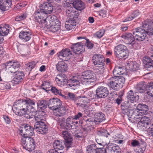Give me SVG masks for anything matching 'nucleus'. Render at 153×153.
I'll list each match as a JSON object with an SVG mask.
<instances>
[{
  "label": "nucleus",
  "instance_id": "obj_26",
  "mask_svg": "<svg viewBox=\"0 0 153 153\" xmlns=\"http://www.w3.org/2000/svg\"><path fill=\"white\" fill-rule=\"evenodd\" d=\"M11 4V0H0V10L2 11L7 10Z\"/></svg>",
  "mask_w": 153,
  "mask_h": 153
},
{
  "label": "nucleus",
  "instance_id": "obj_36",
  "mask_svg": "<svg viewBox=\"0 0 153 153\" xmlns=\"http://www.w3.org/2000/svg\"><path fill=\"white\" fill-rule=\"evenodd\" d=\"M124 67L120 66L116 67L113 71L114 77L122 76L121 75L125 73Z\"/></svg>",
  "mask_w": 153,
  "mask_h": 153
},
{
  "label": "nucleus",
  "instance_id": "obj_55",
  "mask_svg": "<svg viewBox=\"0 0 153 153\" xmlns=\"http://www.w3.org/2000/svg\"><path fill=\"white\" fill-rule=\"evenodd\" d=\"M105 33V30L104 29L101 30L97 32L94 36L95 37H97L98 38H101L102 37Z\"/></svg>",
  "mask_w": 153,
  "mask_h": 153
},
{
  "label": "nucleus",
  "instance_id": "obj_20",
  "mask_svg": "<svg viewBox=\"0 0 153 153\" xmlns=\"http://www.w3.org/2000/svg\"><path fill=\"white\" fill-rule=\"evenodd\" d=\"M97 98H104L107 97L109 94V91L106 87L103 86H98L96 90Z\"/></svg>",
  "mask_w": 153,
  "mask_h": 153
},
{
  "label": "nucleus",
  "instance_id": "obj_40",
  "mask_svg": "<svg viewBox=\"0 0 153 153\" xmlns=\"http://www.w3.org/2000/svg\"><path fill=\"white\" fill-rule=\"evenodd\" d=\"M147 88V85L144 82H141L138 84L137 85V89L140 93H142L145 91Z\"/></svg>",
  "mask_w": 153,
  "mask_h": 153
},
{
  "label": "nucleus",
  "instance_id": "obj_32",
  "mask_svg": "<svg viewBox=\"0 0 153 153\" xmlns=\"http://www.w3.org/2000/svg\"><path fill=\"white\" fill-rule=\"evenodd\" d=\"M127 98L128 101L134 102L138 100L139 96L135 92L131 90L128 93Z\"/></svg>",
  "mask_w": 153,
  "mask_h": 153
},
{
  "label": "nucleus",
  "instance_id": "obj_43",
  "mask_svg": "<svg viewBox=\"0 0 153 153\" xmlns=\"http://www.w3.org/2000/svg\"><path fill=\"white\" fill-rule=\"evenodd\" d=\"M34 118L36 121L35 124H37L38 123H40L41 122H44L45 121V117L39 113L36 114L34 115Z\"/></svg>",
  "mask_w": 153,
  "mask_h": 153
},
{
  "label": "nucleus",
  "instance_id": "obj_21",
  "mask_svg": "<svg viewBox=\"0 0 153 153\" xmlns=\"http://www.w3.org/2000/svg\"><path fill=\"white\" fill-rule=\"evenodd\" d=\"M35 129L39 134H45L48 130V127L46 124L45 122L35 124L34 126Z\"/></svg>",
  "mask_w": 153,
  "mask_h": 153
},
{
  "label": "nucleus",
  "instance_id": "obj_60",
  "mask_svg": "<svg viewBox=\"0 0 153 153\" xmlns=\"http://www.w3.org/2000/svg\"><path fill=\"white\" fill-rule=\"evenodd\" d=\"M27 18V14L24 13L22 14L21 15L17 16L16 17V19H24Z\"/></svg>",
  "mask_w": 153,
  "mask_h": 153
},
{
  "label": "nucleus",
  "instance_id": "obj_27",
  "mask_svg": "<svg viewBox=\"0 0 153 153\" xmlns=\"http://www.w3.org/2000/svg\"><path fill=\"white\" fill-rule=\"evenodd\" d=\"M142 115L141 114H136L134 113V112L132 113L129 114L127 116L130 118L129 120H131L133 123H139L140 122V119L143 117H142Z\"/></svg>",
  "mask_w": 153,
  "mask_h": 153
},
{
  "label": "nucleus",
  "instance_id": "obj_24",
  "mask_svg": "<svg viewBox=\"0 0 153 153\" xmlns=\"http://www.w3.org/2000/svg\"><path fill=\"white\" fill-rule=\"evenodd\" d=\"M55 80L58 85L61 87L64 86L68 83L67 77L64 74H58L55 78Z\"/></svg>",
  "mask_w": 153,
  "mask_h": 153
},
{
  "label": "nucleus",
  "instance_id": "obj_7",
  "mask_svg": "<svg viewBox=\"0 0 153 153\" xmlns=\"http://www.w3.org/2000/svg\"><path fill=\"white\" fill-rule=\"evenodd\" d=\"M13 109L16 114L19 116H22L28 110V108L25 105L24 100H20L16 101L13 107Z\"/></svg>",
  "mask_w": 153,
  "mask_h": 153
},
{
  "label": "nucleus",
  "instance_id": "obj_48",
  "mask_svg": "<svg viewBox=\"0 0 153 153\" xmlns=\"http://www.w3.org/2000/svg\"><path fill=\"white\" fill-rule=\"evenodd\" d=\"M65 112V111L64 112V114L62 115V116L64 114ZM58 114H58L57 115H58L60 117H58L56 119V120L59 123L60 126L62 128H64V125H65V119L64 117H61L62 116V115L61 116H59Z\"/></svg>",
  "mask_w": 153,
  "mask_h": 153
},
{
  "label": "nucleus",
  "instance_id": "obj_37",
  "mask_svg": "<svg viewBox=\"0 0 153 153\" xmlns=\"http://www.w3.org/2000/svg\"><path fill=\"white\" fill-rule=\"evenodd\" d=\"M137 109L139 111V114L142 115L146 114L149 109L148 106L143 104H139L137 106Z\"/></svg>",
  "mask_w": 153,
  "mask_h": 153
},
{
  "label": "nucleus",
  "instance_id": "obj_25",
  "mask_svg": "<svg viewBox=\"0 0 153 153\" xmlns=\"http://www.w3.org/2000/svg\"><path fill=\"white\" fill-rule=\"evenodd\" d=\"M71 49L74 53L77 54L82 53L84 51L83 45L80 43L73 44L71 46Z\"/></svg>",
  "mask_w": 153,
  "mask_h": 153
},
{
  "label": "nucleus",
  "instance_id": "obj_22",
  "mask_svg": "<svg viewBox=\"0 0 153 153\" xmlns=\"http://www.w3.org/2000/svg\"><path fill=\"white\" fill-rule=\"evenodd\" d=\"M121 37L124 39L125 43L130 46H132L135 43V38L131 33H125Z\"/></svg>",
  "mask_w": 153,
  "mask_h": 153
},
{
  "label": "nucleus",
  "instance_id": "obj_11",
  "mask_svg": "<svg viewBox=\"0 0 153 153\" xmlns=\"http://www.w3.org/2000/svg\"><path fill=\"white\" fill-rule=\"evenodd\" d=\"M131 145L133 147L137 146V152L138 153H143L145 150L146 144L142 140H132L131 141Z\"/></svg>",
  "mask_w": 153,
  "mask_h": 153
},
{
  "label": "nucleus",
  "instance_id": "obj_17",
  "mask_svg": "<svg viewBox=\"0 0 153 153\" xmlns=\"http://www.w3.org/2000/svg\"><path fill=\"white\" fill-rule=\"evenodd\" d=\"M149 118L146 116L143 117L140 119V122L137 123V127L143 130H146L151 128Z\"/></svg>",
  "mask_w": 153,
  "mask_h": 153
},
{
  "label": "nucleus",
  "instance_id": "obj_41",
  "mask_svg": "<svg viewBox=\"0 0 153 153\" xmlns=\"http://www.w3.org/2000/svg\"><path fill=\"white\" fill-rule=\"evenodd\" d=\"M9 25H6L4 26L0 27V35L1 36H4L7 35L9 31Z\"/></svg>",
  "mask_w": 153,
  "mask_h": 153
},
{
  "label": "nucleus",
  "instance_id": "obj_46",
  "mask_svg": "<svg viewBox=\"0 0 153 153\" xmlns=\"http://www.w3.org/2000/svg\"><path fill=\"white\" fill-rule=\"evenodd\" d=\"M146 93L149 96L153 97V82H150L147 85Z\"/></svg>",
  "mask_w": 153,
  "mask_h": 153
},
{
  "label": "nucleus",
  "instance_id": "obj_18",
  "mask_svg": "<svg viewBox=\"0 0 153 153\" xmlns=\"http://www.w3.org/2000/svg\"><path fill=\"white\" fill-rule=\"evenodd\" d=\"M62 136L65 141V145L66 147V150H68L72 145V139L71 134L66 130L63 131L62 132Z\"/></svg>",
  "mask_w": 153,
  "mask_h": 153
},
{
  "label": "nucleus",
  "instance_id": "obj_44",
  "mask_svg": "<svg viewBox=\"0 0 153 153\" xmlns=\"http://www.w3.org/2000/svg\"><path fill=\"white\" fill-rule=\"evenodd\" d=\"M48 106V102L45 100H39L37 103L38 108L43 109H45Z\"/></svg>",
  "mask_w": 153,
  "mask_h": 153
},
{
  "label": "nucleus",
  "instance_id": "obj_39",
  "mask_svg": "<svg viewBox=\"0 0 153 153\" xmlns=\"http://www.w3.org/2000/svg\"><path fill=\"white\" fill-rule=\"evenodd\" d=\"M73 120L71 119L70 117H68L66 120L65 125H64V128H62L66 129L75 128L76 126L73 124Z\"/></svg>",
  "mask_w": 153,
  "mask_h": 153
},
{
  "label": "nucleus",
  "instance_id": "obj_61",
  "mask_svg": "<svg viewBox=\"0 0 153 153\" xmlns=\"http://www.w3.org/2000/svg\"><path fill=\"white\" fill-rule=\"evenodd\" d=\"M30 113V111H29V109L28 108V110L25 111V112L23 115L22 116L24 115V117L26 118H30L32 117L30 116V115L29 114Z\"/></svg>",
  "mask_w": 153,
  "mask_h": 153
},
{
  "label": "nucleus",
  "instance_id": "obj_19",
  "mask_svg": "<svg viewBox=\"0 0 153 153\" xmlns=\"http://www.w3.org/2000/svg\"><path fill=\"white\" fill-rule=\"evenodd\" d=\"M71 55V51L68 49H63L57 54L60 59L66 61L69 59Z\"/></svg>",
  "mask_w": 153,
  "mask_h": 153
},
{
  "label": "nucleus",
  "instance_id": "obj_8",
  "mask_svg": "<svg viewBox=\"0 0 153 153\" xmlns=\"http://www.w3.org/2000/svg\"><path fill=\"white\" fill-rule=\"evenodd\" d=\"M21 143L23 148L29 152H31L35 149V142L34 140L30 137L26 138L22 137Z\"/></svg>",
  "mask_w": 153,
  "mask_h": 153
},
{
  "label": "nucleus",
  "instance_id": "obj_13",
  "mask_svg": "<svg viewBox=\"0 0 153 153\" xmlns=\"http://www.w3.org/2000/svg\"><path fill=\"white\" fill-rule=\"evenodd\" d=\"M5 70L8 72L15 73L20 67V65L18 62L9 61L4 64Z\"/></svg>",
  "mask_w": 153,
  "mask_h": 153
},
{
  "label": "nucleus",
  "instance_id": "obj_50",
  "mask_svg": "<svg viewBox=\"0 0 153 153\" xmlns=\"http://www.w3.org/2000/svg\"><path fill=\"white\" fill-rule=\"evenodd\" d=\"M94 70L97 73L99 74H102L104 73L105 69L104 66H102L97 67L96 66L94 68Z\"/></svg>",
  "mask_w": 153,
  "mask_h": 153
},
{
  "label": "nucleus",
  "instance_id": "obj_38",
  "mask_svg": "<svg viewBox=\"0 0 153 153\" xmlns=\"http://www.w3.org/2000/svg\"><path fill=\"white\" fill-rule=\"evenodd\" d=\"M75 20H68L65 22V27L68 30H70L75 28L76 25Z\"/></svg>",
  "mask_w": 153,
  "mask_h": 153
},
{
  "label": "nucleus",
  "instance_id": "obj_30",
  "mask_svg": "<svg viewBox=\"0 0 153 153\" xmlns=\"http://www.w3.org/2000/svg\"><path fill=\"white\" fill-rule=\"evenodd\" d=\"M65 142L63 143L62 140H57L55 141L53 144V146L56 151L62 152L64 149V145H65Z\"/></svg>",
  "mask_w": 153,
  "mask_h": 153
},
{
  "label": "nucleus",
  "instance_id": "obj_12",
  "mask_svg": "<svg viewBox=\"0 0 153 153\" xmlns=\"http://www.w3.org/2000/svg\"><path fill=\"white\" fill-rule=\"evenodd\" d=\"M33 128L28 124H24L20 130V134L22 137L26 138L32 136L33 134Z\"/></svg>",
  "mask_w": 153,
  "mask_h": 153
},
{
  "label": "nucleus",
  "instance_id": "obj_51",
  "mask_svg": "<svg viewBox=\"0 0 153 153\" xmlns=\"http://www.w3.org/2000/svg\"><path fill=\"white\" fill-rule=\"evenodd\" d=\"M50 91H51L52 93L55 95L58 94L60 96H62L61 94V90H58L55 87L52 86Z\"/></svg>",
  "mask_w": 153,
  "mask_h": 153
},
{
  "label": "nucleus",
  "instance_id": "obj_42",
  "mask_svg": "<svg viewBox=\"0 0 153 153\" xmlns=\"http://www.w3.org/2000/svg\"><path fill=\"white\" fill-rule=\"evenodd\" d=\"M127 66L130 70L131 71H137L139 67V65L135 62H130L127 64Z\"/></svg>",
  "mask_w": 153,
  "mask_h": 153
},
{
  "label": "nucleus",
  "instance_id": "obj_62",
  "mask_svg": "<svg viewBox=\"0 0 153 153\" xmlns=\"http://www.w3.org/2000/svg\"><path fill=\"white\" fill-rule=\"evenodd\" d=\"M101 134L104 136H105L106 137H108V136L110 135L109 133H108L106 130H103L100 132Z\"/></svg>",
  "mask_w": 153,
  "mask_h": 153
},
{
  "label": "nucleus",
  "instance_id": "obj_3",
  "mask_svg": "<svg viewBox=\"0 0 153 153\" xmlns=\"http://www.w3.org/2000/svg\"><path fill=\"white\" fill-rule=\"evenodd\" d=\"M36 20V22L39 23L41 27L47 28L53 32H55L60 29L61 23L59 20Z\"/></svg>",
  "mask_w": 153,
  "mask_h": 153
},
{
  "label": "nucleus",
  "instance_id": "obj_64",
  "mask_svg": "<svg viewBox=\"0 0 153 153\" xmlns=\"http://www.w3.org/2000/svg\"><path fill=\"white\" fill-rule=\"evenodd\" d=\"M55 149H50L48 151L47 153H62V152L56 151Z\"/></svg>",
  "mask_w": 153,
  "mask_h": 153
},
{
  "label": "nucleus",
  "instance_id": "obj_4",
  "mask_svg": "<svg viewBox=\"0 0 153 153\" xmlns=\"http://www.w3.org/2000/svg\"><path fill=\"white\" fill-rule=\"evenodd\" d=\"M40 8L41 10L36 12L34 14L35 19H41L46 17L47 14L51 13L53 7L51 3L46 2L41 4Z\"/></svg>",
  "mask_w": 153,
  "mask_h": 153
},
{
  "label": "nucleus",
  "instance_id": "obj_9",
  "mask_svg": "<svg viewBox=\"0 0 153 153\" xmlns=\"http://www.w3.org/2000/svg\"><path fill=\"white\" fill-rule=\"evenodd\" d=\"M114 51L116 56L120 59L126 58L128 55L127 47L123 45H120L115 47Z\"/></svg>",
  "mask_w": 153,
  "mask_h": 153
},
{
  "label": "nucleus",
  "instance_id": "obj_49",
  "mask_svg": "<svg viewBox=\"0 0 153 153\" xmlns=\"http://www.w3.org/2000/svg\"><path fill=\"white\" fill-rule=\"evenodd\" d=\"M36 64V62L34 61L29 62L25 65L27 71H30L34 67Z\"/></svg>",
  "mask_w": 153,
  "mask_h": 153
},
{
  "label": "nucleus",
  "instance_id": "obj_28",
  "mask_svg": "<svg viewBox=\"0 0 153 153\" xmlns=\"http://www.w3.org/2000/svg\"><path fill=\"white\" fill-rule=\"evenodd\" d=\"M94 119L95 124H98L100 123L105 120V116L103 113L99 112L95 114Z\"/></svg>",
  "mask_w": 153,
  "mask_h": 153
},
{
  "label": "nucleus",
  "instance_id": "obj_14",
  "mask_svg": "<svg viewBox=\"0 0 153 153\" xmlns=\"http://www.w3.org/2000/svg\"><path fill=\"white\" fill-rule=\"evenodd\" d=\"M92 60L93 63L96 67L104 65L105 60L102 55L95 54L92 56Z\"/></svg>",
  "mask_w": 153,
  "mask_h": 153
},
{
  "label": "nucleus",
  "instance_id": "obj_54",
  "mask_svg": "<svg viewBox=\"0 0 153 153\" xmlns=\"http://www.w3.org/2000/svg\"><path fill=\"white\" fill-rule=\"evenodd\" d=\"M67 96L69 99L73 101L74 103L76 100V99L78 98V97H76L75 95L73 93L71 92L68 93Z\"/></svg>",
  "mask_w": 153,
  "mask_h": 153
},
{
  "label": "nucleus",
  "instance_id": "obj_2",
  "mask_svg": "<svg viewBox=\"0 0 153 153\" xmlns=\"http://www.w3.org/2000/svg\"><path fill=\"white\" fill-rule=\"evenodd\" d=\"M119 147L117 146L114 145L107 147L106 149L103 148H97L95 144L88 146L87 147L86 153H120Z\"/></svg>",
  "mask_w": 153,
  "mask_h": 153
},
{
  "label": "nucleus",
  "instance_id": "obj_58",
  "mask_svg": "<svg viewBox=\"0 0 153 153\" xmlns=\"http://www.w3.org/2000/svg\"><path fill=\"white\" fill-rule=\"evenodd\" d=\"M139 14V12L137 10H136L131 15V16L129 17V18H132V19L135 18Z\"/></svg>",
  "mask_w": 153,
  "mask_h": 153
},
{
  "label": "nucleus",
  "instance_id": "obj_45",
  "mask_svg": "<svg viewBox=\"0 0 153 153\" xmlns=\"http://www.w3.org/2000/svg\"><path fill=\"white\" fill-rule=\"evenodd\" d=\"M52 87L50 82L47 81H44L42 85V88L46 91H50Z\"/></svg>",
  "mask_w": 153,
  "mask_h": 153
},
{
  "label": "nucleus",
  "instance_id": "obj_59",
  "mask_svg": "<svg viewBox=\"0 0 153 153\" xmlns=\"http://www.w3.org/2000/svg\"><path fill=\"white\" fill-rule=\"evenodd\" d=\"M64 4L65 7H68L70 6L73 1V0H64Z\"/></svg>",
  "mask_w": 153,
  "mask_h": 153
},
{
  "label": "nucleus",
  "instance_id": "obj_31",
  "mask_svg": "<svg viewBox=\"0 0 153 153\" xmlns=\"http://www.w3.org/2000/svg\"><path fill=\"white\" fill-rule=\"evenodd\" d=\"M72 4L74 8L79 10H82L85 7V4L81 1L75 0Z\"/></svg>",
  "mask_w": 153,
  "mask_h": 153
},
{
  "label": "nucleus",
  "instance_id": "obj_33",
  "mask_svg": "<svg viewBox=\"0 0 153 153\" xmlns=\"http://www.w3.org/2000/svg\"><path fill=\"white\" fill-rule=\"evenodd\" d=\"M24 77V74L22 71L17 72L12 80V82L15 84H18L21 81Z\"/></svg>",
  "mask_w": 153,
  "mask_h": 153
},
{
  "label": "nucleus",
  "instance_id": "obj_6",
  "mask_svg": "<svg viewBox=\"0 0 153 153\" xmlns=\"http://www.w3.org/2000/svg\"><path fill=\"white\" fill-rule=\"evenodd\" d=\"M125 81V78L123 76L114 77L109 79L108 83L112 89L118 90L123 87Z\"/></svg>",
  "mask_w": 153,
  "mask_h": 153
},
{
  "label": "nucleus",
  "instance_id": "obj_5",
  "mask_svg": "<svg viewBox=\"0 0 153 153\" xmlns=\"http://www.w3.org/2000/svg\"><path fill=\"white\" fill-rule=\"evenodd\" d=\"M62 105L61 101L58 98H53L50 99L48 102V106L49 108L52 110L58 109L59 113L58 115L61 116L64 114L65 111L64 107H61Z\"/></svg>",
  "mask_w": 153,
  "mask_h": 153
},
{
  "label": "nucleus",
  "instance_id": "obj_16",
  "mask_svg": "<svg viewBox=\"0 0 153 153\" xmlns=\"http://www.w3.org/2000/svg\"><path fill=\"white\" fill-rule=\"evenodd\" d=\"M145 30L144 29L140 27L135 28L133 32V34L135 38L139 41H142L145 39L146 36Z\"/></svg>",
  "mask_w": 153,
  "mask_h": 153
},
{
  "label": "nucleus",
  "instance_id": "obj_47",
  "mask_svg": "<svg viewBox=\"0 0 153 153\" xmlns=\"http://www.w3.org/2000/svg\"><path fill=\"white\" fill-rule=\"evenodd\" d=\"M35 101L34 100H31L29 98H26L24 100V102L25 103V105H26L27 108H28V105L29 106H31L32 105H35Z\"/></svg>",
  "mask_w": 153,
  "mask_h": 153
},
{
  "label": "nucleus",
  "instance_id": "obj_56",
  "mask_svg": "<svg viewBox=\"0 0 153 153\" xmlns=\"http://www.w3.org/2000/svg\"><path fill=\"white\" fill-rule=\"evenodd\" d=\"M0 86L3 89H10L11 88V86L10 84L7 82H4L1 83L0 85Z\"/></svg>",
  "mask_w": 153,
  "mask_h": 153
},
{
  "label": "nucleus",
  "instance_id": "obj_63",
  "mask_svg": "<svg viewBox=\"0 0 153 153\" xmlns=\"http://www.w3.org/2000/svg\"><path fill=\"white\" fill-rule=\"evenodd\" d=\"M82 114L81 112L78 113L76 114L75 115L74 119L76 120H79L82 116Z\"/></svg>",
  "mask_w": 153,
  "mask_h": 153
},
{
  "label": "nucleus",
  "instance_id": "obj_29",
  "mask_svg": "<svg viewBox=\"0 0 153 153\" xmlns=\"http://www.w3.org/2000/svg\"><path fill=\"white\" fill-rule=\"evenodd\" d=\"M19 37L23 41L27 42L31 38L30 33L29 31L22 30L20 32Z\"/></svg>",
  "mask_w": 153,
  "mask_h": 153
},
{
  "label": "nucleus",
  "instance_id": "obj_10",
  "mask_svg": "<svg viewBox=\"0 0 153 153\" xmlns=\"http://www.w3.org/2000/svg\"><path fill=\"white\" fill-rule=\"evenodd\" d=\"M135 105L134 102L126 101L122 102L121 105V109L123 113L126 115L134 112V108Z\"/></svg>",
  "mask_w": 153,
  "mask_h": 153
},
{
  "label": "nucleus",
  "instance_id": "obj_53",
  "mask_svg": "<svg viewBox=\"0 0 153 153\" xmlns=\"http://www.w3.org/2000/svg\"><path fill=\"white\" fill-rule=\"evenodd\" d=\"M86 122L87 126V127L91 126L94 124H95V122L94 118H90L86 120Z\"/></svg>",
  "mask_w": 153,
  "mask_h": 153
},
{
  "label": "nucleus",
  "instance_id": "obj_1",
  "mask_svg": "<svg viewBox=\"0 0 153 153\" xmlns=\"http://www.w3.org/2000/svg\"><path fill=\"white\" fill-rule=\"evenodd\" d=\"M97 80L96 76L94 72L90 70L85 71L81 75L73 76L68 80V85L75 89L79 86V80L85 85H92Z\"/></svg>",
  "mask_w": 153,
  "mask_h": 153
},
{
  "label": "nucleus",
  "instance_id": "obj_23",
  "mask_svg": "<svg viewBox=\"0 0 153 153\" xmlns=\"http://www.w3.org/2000/svg\"><path fill=\"white\" fill-rule=\"evenodd\" d=\"M90 99L85 97H78L74 103L77 107L84 108L86 106L87 103L89 102Z\"/></svg>",
  "mask_w": 153,
  "mask_h": 153
},
{
  "label": "nucleus",
  "instance_id": "obj_52",
  "mask_svg": "<svg viewBox=\"0 0 153 153\" xmlns=\"http://www.w3.org/2000/svg\"><path fill=\"white\" fill-rule=\"evenodd\" d=\"M87 95L91 100L94 99H98L97 98V94H95L93 91H89L87 93Z\"/></svg>",
  "mask_w": 153,
  "mask_h": 153
},
{
  "label": "nucleus",
  "instance_id": "obj_15",
  "mask_svg": "<svg viewBox=\"0 0 153 153\" xmlns=\"http://www.w3.org/2000/svg\"><path fill=\"white\" fill-rule=\"evenodd\" d=\"M143 27L145 28L146 34L149 35H153V20H146L143 22Z\"/></svg>",
  "mask_w": 153,
  "mask_h": 153
},
{
  "label": "nucleus",
  "instance_id": "obj_57",
  "mask_svg": "<svg viewBox=\"0 0 153 153\" xmlns=\"http://www.w3.org/2000/svg\"><path fill=\"white\" fill-rule=\"evenodd\" d=\"M85 45L88 49H91L92 48L93 46V45L91 42L88 39H85Z\"/></svg>",
  "mask_w": 153,
  "mask_h": 153
},
{
  "label": "nucleus",
  "instance_id": "obj_35",
  "mask_svg": "<svg viewBox=\"0 0 153 153\" xmlns=\"http://www.w3.org/2000/svg\"><path fill=\"white\" fill-rule=\"evenodd\" d=\"M67 65L64 62L59 61L56 65V68L59 72H62L66 71L68 69Z\"/></svg>",
  "mask_w": 153,
  "mask_h": 153
},
{
  "label": "nucleus",
  "instance_id": "obj_34",
  "mask_svg": "<svg viewBox=\"0 0 153 153\" xmlns=\"http://www.w3.org/2000/svg\"><path fill=\"white\" fill-rule=\"evenodd\" d=\"M67 8L66 10V13L67 16L68 17H70L69 19H74L78 18L77 15H75L74 10V7H67Z\"/></svg>",
  "mask_w": 153,
  "mask_h": 153
}]
</instances>
